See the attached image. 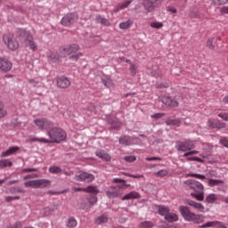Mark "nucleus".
<instances>
[{"mask_svg": "<svg viewBox=\"0 0 228 228\" xmlns=\"http://www.w3.org/2000/svg\"><path fill=\"white\" fill-rule=\"evenodd\" d=\"M16 35L20 42H24L27 47H29L31 51H37V43L33 40V35L31 32L24 29V28H18L16 30Z\"/></svg>", "mask_w": 228, "mask_h": 228, "instance_id": "f257e3e1", "label": "nucleus"}, {"mask_svg": "<svg viewBox=\"0 0 228 228\" xmlns=\"http://www.w3.org/2000/svg\"><path fill=\"white\" fill-rule=\"evenodd\" d=\"M179 211L183 216V218L186 222H192L193 224H202L204 222V216L197 215L191 211H190V208L185 206H181L179 208Z\"/></svg>", "mask_w": 228, "mask_h": 228, "instance_id": "f03ea898", "label": "nucleus"}, {"mask_svg": "<svg viewBox=\"0 0 228 228\" xmlns=\"http://www.w3.org/2000/svg\"><path fill=\"white\" fill-rule=\"evenodd\" d=\"M46 134L52 143H60L61 142H65L67 139V133L61 127L53 126L52 129L48 130Z\"/></svg>", "mask_w": 228, "mask_h": 228, "instance_id": "7ed1b4c3", "label": "nucleus"}, {"mask_svg": "<svg viewBox=\"0 0 228 228\" xmlns=\"http://www.w3.org/2000/svg\"><path fill=\"white\" fill-rule=\"evenodd\" d=\"M77 51H79V45H76V44L66 45L62 49L63 54L69 56V60L71 61H77V60H79V58L83 56V53H77Z\"/></svg>", "mask_w": 228, "mask_h": 228, "instance_id": "20e7f679", "label": "nucleus"}, {"mask_svg": "<svg viewBox=\"0 0 228 228\" xmlns=\"http://www.w3.org/2000/svg\"><path fill=\"white\" fill-rule=\"evenodd\" d=\"M25 188H47L51 186V180L48 179H37L31 180L24 183Z\"/></svg>", "mask_w": 228, "mask_h": 228, "instance_id": "39448f33", "label": "nucleus"}, {"mask_svg": "<svg viewBox=\"0 0 228 228\" xmlns=\"http://www.w3.org/2000/svg\"><path fill=\"white\" fill-rule=\"evenodd\" d=\"M175 149L180 152H188V151H193L195 149V142L190 139L178 141L176 142Z\"/></svg>", "mask_w": 228, "mask_h": 228, "instance_id": "423d86ee", "label": "nucleus"}, {"mask_svg": "<svg viewBox=\"0 0 228 228\" xmlns=\"http://www.w3.org/2000/svg\"><path fill=\"white\" fill-rule=\"evenodd\" d=\"M34 124L43 131H51V129L54 127V123H53V121L45 118H40L35 119Z\"/></svg>", "mask_w": 228, "mask_h": 228, "instance_id": "0eeeda50", "label": "nucleus"}, {"mask_svg": "<svg viewBox=\"0 0 228 228\" xmlns=\"http://www.w3.org/2000/svg\"><path fill=\"white\" fill-rule=\"evenodd\" d=\"M3 41L10 51H17L19 49V42L11 34H4L3 36Z\"/></svg>", "mask_w": 228, "mask_h": 228, "instance_id": "6e6552de", "label": "nucleus"}, {"mask_svg": "<svg viewBox=\"0 0 228 228\" xmlns=\"http://www.w3.org/2000/svg\"><path fill=\"white\" fill-rule=\"evenodd\" d=\"M106 195L109 199H118L124 195V189L120 185L110 186L106 191Z\"/></svg>", "mask_w": 228, "mask_h": 228, "instance_id": "1a4fd4ad", "label": "nucleus"}, {"mask_svg": "<svg viewBox=\"0 0 228 228\" xmlns=\"http://www.w3.org/2000/svg\"><path fill=\"white\" fill-rule=\"evenodd\" d=\"M162 1L165 0H142V4L146 12H154L161 4Z\"/></svg>", "mask_w": 228, "mask_h": 228, "instance_id": "9d476101", "label": "nucleus"}, {"mask_svg": "<svg viewBox=\"0 0 228 228\" xmlns=\"http://www.w3.org/2000/svg\"><path fill=\"white\" fill-rule=\"evenodd\" d=\"M184 184L189 188V190H192L195 193L199 191H204V185L200 183V182L191 179L184 182Z\"/></svg>", "mask_w": 228, "mask_h": 228, "instance_id": "9b49d317", "label": "nucleus"}, {"mask_svg": "<svg viewBox=\"0 0 228 228\" xmlns=\"http://www.w3.org/2000/svg\"><path fill=\"white\" fill-rule=\"evenodd\" d=\"M75 181H80L81 183H93L95 181V176L90 173L83 172L74 176Z\"/></svg>", "mask_w": 228, "mask_h": 228, "instance_id": "f8f14e48", "label": "nucleus"}, {"mask_svg": "<svg viewBox=\"0 0 228 228\" xmlns=\"http://www.w3.org/2000/svg\"><path fill=\"white\" fill-rule=\"evenodd\" d=\"M78 16L77 13L72 12L66 14L62 19H61V24L62 26H72L75 22L77 21Z\"/></svg>", "mask_w": 228, "mask_h": 228, "instance_id": "ddd939ff", "label": "nucleus"}, {"mask_svg": "<svg viewBox=\"0 0 228 228\" xmlns=\"http://www.w3.org/2000/svg\"><path fill=\"white\" fill-rule=\"evenodd\" d=\"M207 126L210 129H225V123H222L220 120L216 119H208Z\"/></svg>", "mask_w": 228, "mask_h": 228, "instance_id": "4468645a", "label": "nucleus"}, {"mask_svg": "<svg viewBox=\"0 0 228 228\" xmlns=\"http://www.w3.org/2000/svg\"><path fill=\"white\" fill-rule=\"evenodd\" d=\"M12 67L13 64L10 60L0 58V70H3L4 72H10Z\"/></svg>", "mask_w": 228, "mask_h": 228, "instance_id": "2eb2a0df", "label": "nucleus"}, {"mask_svg": "<svg viewBox=\"0 0 228 228\" xmlns=\"http://www.w3.org/2000/svg\"><path fill=\"white\" fill-rule=\"evenodd\" d=\"M56 81L58 88H69L70 86V79L65 76L58 77Z\"/></svg>", "mask_w": 228, "mask_h": 228, "instance_id": "dca6fc26", "label": "nucleus"}, {"mask_svg": "<svg viewBox=\"0 0 228 228\" xmlns=\"http://www.w3.org/2000/svg\"><path fill=\"white\" fill-rule=\"evenodd\" d=\"M161 101L163 104H165L168 108H177V106H179V102L170 96H164L162 97Z\"/></svg>", "mask_w": 228, "mask_h": 228, "instance_id": "f3484780", "label": "nucleus"}, {"mask_svg": "<svg viewBox=\"0 0 228 228\" xmlns=\"http://www.w3.org/2000/svg\"><path fill=\"white\" fill-rule=\"evenodd\" d=\"M75 191H85L86 193H93V195H97V193H99L97 187L94 185H89L86 188L77 187L75 188Z\"/></svg>", "mask_w": 228, "mask_h": 228, "instance_id": "a211bd4d", "label": "nucleus"}, {"mask_svg": "<svg viewBox=\"0 0 228 228\" xmlns=\"http://www.w3.org/2000/svg\"><path fill=\"white\" fill-rule=\"evenodd\" d=\"M184 204H187V206H191V208L198 209L199 211H204L205 209L204 205H202V203H197L191 200H185Z\"/></svg>", "mask_w": 228, "mask_h": 228, "instance_id": "6ab92c4d", "label": "nucleus"}, {"mask_svg": "<svg viewBox=\"0 0 228 228\" xmlns=\"http://www.w3.org/2000/svg\"><path fill=\"white\" fill-rule=\"evenodd\" d=\"M47 58L50 63H60V61H61V56L56 53L50 52L47 54Z\"/></svg>", "mask_w": 228, "mask_h": 228, "instance_id": "aec40b11", "label": "nucleus"}, {"mask_svg": "<svg viewBox=\"0 0 228 228\" xmlns=\"http://www.w3.org/2000/svg\"><path fill=\"white\" fill-rule=\"evenodd\" d=\"M20 151L19 146L10 147L7 151H3L0 155L1 158H8V156H12V154H15V152Z\"/></svg>", "mask_w": 228, "mask_h": 228, "instance_id": "412c9836", "label": "nucleus"}, {"mask_svg": "<svg viewBox=\"0 0 228 228\" xmlns=\"http://www.w3.org/2000/svg\"><path fill=\"white\" fill-rule=\"evenodd\" d=\"M95 156L100 158V159H103L104 161H111V156L106 153L103 150H98L95 151Z\"/></svg>", "mask_w": 228, "mask_h": 228, "instance_id": "4be33fe9", "label": "nucleus"}, {"mask_svg": "<svg viewBox=\"0 0 228 228\" xmlns=\"http://www.w3.org/2000/svg\"><path fill=\"white\" fill-rule=\"evenodd\" d=\"M109 123L111 125L110 129H120L122 127V122L116 117L110 118Z\"/></svg>", "mask_w": 228, "mask_h": 228, "instance_id": "5701e85b", "label": "nucleus"}, {"mask_svg": "<svg viewBox=\"0 0 228 228\" xmlns=\"http://www.w3.org/2000/svg\"><path fill=\"white\" fill-rule=\"evenodd\" d=\"M155 209H157L159 215H160V216H167V214L170 212V208H168L166 206L163 205H157L155 206Z\"/></svg>", "mask_w": 228, "mask_h": 228, "instance_id": "b1692460", "label": "nucleus"}, {"mask_svg": "<svg viewBox=\"0 0 228 228\" xmlns=\"http://www.w3.org/2000/svg\"><path fill=\"white\" fill-rule=\"evenodd\" d=\"M134 199H140V193L137 191H132L131 192L126 194L121 198V200H133Z\"/></svg>", "mask_w": 228, "mask_h": 228, "instance_id": "393cba45", "label": "nucleus"}, {"mask_svg": "<svg viewBox=\"0 0 228 228\" xmlns=\"http://www.w3.org/2000/svg\"><path fill=\"white\" fill-rule=\"evenodd\" d=\"M95 20L97 24H102V26H111L110 20L106 19L105 17L102 16L101 14L96 15Z\"/></svg>", "mask_w": 228, "mask_h": 228, "instance_id": "a878e982", "label": "nucleus"}, {"mask_svg": "<svg viewBox=\"0 0 228 228\" xmlns=\"http://www.w3.org/2000/svg\"><path fill=\"white\" fill-rule=\"evenodd\" d=\"M216 225H218V227L227 228L225 226H220V225H222V223L218 222V221L208 222V223L201 224L198 227L199 228H208V227H216Z\"/></svg>", "mask_w": 228, "mask_h": 228, "instance_id": "bb28decb", "label": "nucleus"}, {"mask_svg": "<svg viewBox=\"0 0 228 228\" xmlns=\"http://www.w3.org/2000/svg\"><path fill=\"white\" fill-rule=\"evenodd\" d=\"M131 136L129 135H123L119 138L120 145H125V147L131 145Z\"/></svg>", "mask_w": 228, "mask_h": 228, "instance_id": "cd10ccee", "label": "nucleus"}, {"mask_svg": "<svg viewBox=\"0 0 228 228\" xmlns=\"http://www.w3.org/2000/svg\"><path fill=\"white\" fill-rule=\"evenodd\" d=\"M66 227L68 228H76L77 227V220L74 216L68 218L66 222Z\"/></svg>", "mask_w": 228, "mask_h": 228, "instance_id": "c85d7f7f", "label": "nucleus"}, {"mask_svg": "<svg viewBox=\"0 0 228 228\" xmlns=\"http://www.w3.org/2000/svg\"><path fill=\"white\" fill-rule=\"evenodd\" d=\"M165 220L167 222H177V220H179V216H177V214L168 212L165 216Z\"/></svg>", "mask_w": 228, "mask_h": 228, "instance_id": "c756f323", "label": "nucleus"}, {"mask_svg": "<svg viewBox=\"0 0 228 228\" xmlns=\"http://www.w3.org/2000/svg\"><path fill=\"white\" fill-rule=\"evenodd\" d=\"M28 83L35 88H39V86H42V79L40 78L28 79Z\"/></svg>", "mask_w": 228, "mask_h": 228, "instance_id": "7c9ffc66", "label": "nucleus"}, {"mask_svg": "<svg viewBox=\"0 0 228 228\" xmlns=\"http://www.w3.org/2000/svg\"><path fill=\"white\" fill-rule=\"evenodd\" d=\"M191 197L193 199H196V200H199L200 202H202L204 200V191H198V194L195 192L191 193Z\"/></svg>", "mask_w": 228, "mask_h": 228, "instance_id": "2f4dec72", "label": "nucleus"}, {"mask_svg": "<svg viewBox=\"0 0 228 228\" xmlns=\"http://www.w3.org/2000/svg\"><path fill=\"white\" fill-rule=\"evenodd\" d=\"M87 202H89V208H92V206L97 204V196L95 195H88L86 197Z\"/></svg>", "mask_w": 228, "mask_h": 228, "instance_id": "473e14b6", "label": "nucleus"}, {"mask_svg": "<svg viewBox=\"0 0 228 228\" xmlns=\"http://www.w3.org/2000/svg\"><path fill=\"white\" fill-rule=\"evenodd\" d=\"M50 174H63V169L58 166H52L49 167Z\"/></svg>", "mask_w": 228, "mask_h": 228, "instance_id": "72a5a7b5", "label": "nucleus"}, {"mask_svg": "<svg viewBox=\"0 0 228 228\" xmlns=\"http://www.w3.org/2000/svg\"><path fill=\"white\" fill-rule=\"evenodd\" d=\"M131 26H133V21H131L129 20L119 23L120 29H129V28H131Z\"/></svg>", "mask_w": 228, "mask_h": 228, "instance_id": "f704fd0d", "label": "nucleus"}, {"mask_svg": "<svg viewBox=\"0 0 228 228\" xmlns=\"http://www.w3.org/2000/svg\"><path fill=\"white\" fill-rule=\"evenodd\" d=\"M140 228H152L154 227V223L151 221H143L139 224Z\"/></svg>", "mask_w": 228, "mask_h": 228, "instance_id": "c9c22d12", "label": "nucleus"}, {"mask_svg": "<svg viewBox=\"0 0 228 228\" xmlns=\"http://www.w3.org/2000/svg\"><path fill=\"white\" fill-rule=\"evenodd\" d=\"M13 162L10 161L8 159H2L0 160V167L1 168H6V167H12Z\"/></svg>", "mask_w": 228, "mask_h": 228, "instance_id": "e433bc0d", "label": "nucleus"}, {"mask_svg": "<svg viewBox=\"0 0 228 228\" xmlns=\"http://www.w3.org/2000/svg\"><path fill=\"white\" fill-rule=\"evenodd\" d=\"M95 222L98 224H106V222H108V216L102 215L95 219Z\"/></svg>", "mask_w": 228, "mask_h": 228, "instance_id": "4c0bfd02", "label": "nucleus"}, {"mask_svg": "<svg viewBox=\"0 0 228 228\" xmlns=\"http://www.w3.org/2000/svg\"><path fill=\"white\" fill-rule=\"evenodd\" d=\"M102 83L104 86H107V88L113 86V80H111V78H102Z\"/></svg>", "mask_w": 228, "mask_h": 228, "instance_id": "58836bf2", "label": "nucleus"}, {"mask_svg": "<svg viewBox=\"0 0 228 228\" xmlns=\"http://www.w3.org/2000/svg\"><path fill=\"white\" fill-rule=\"evenodd\" d=\"M215 200H216V194H215V193H211V194L208 195L206 198V202H208V204H213V202H215Z\"/></svg>", "mask_w": 228, "mask_h": 228, "instance_id": "ea45409f", "label": "nucleus"}, {"mask_svg": "<svg viewBox=\"0 0 228 228\" xmlns=\"http://www.w3.org/2000/svg\"><path fill=\"white\" fill-rule=\"evenodd\" d=\"M33 142H39V143H53V142H51V139H45L44 137L38 138V137H35L33 139Z\"/></svg>", "mask_w": 228, "mask_h": 228, "instance_id": "a19ab883", "label": "nucleus"}, {"mask_svg": "<svg viewBox=\"0 0 228 228\" xmlns=\"http://www.w3.org/2000/svg\"><path fill=\"white\" fill-rule=\"evenodd\" d=\"M6 110H4V104L0 101V118H4V116L7 115Z\"/></svg>", "mask_w": 228, "mask_h": 228, "instance_id": "79ce46f5", "label": "nucleus"}, {"mask_svg": "<svg viewBox=\"0 0 228 228\" xmlns=\"http://www.w3.org/2000/svg\"><path fill=\"white\" fill-rule=\"evenodd\" d=\"M166 124L167 126H177V124H179V120L177 119H172L170 118H168L167 120H166Z\"/></svg>", "mask_w": 228, "mask_h": 228, "instance_id": "37998d69", "label": "nucleus"}, {"mask_svg": "<svg viewBox=\"0 0 228 228\" xmlns=\"http://www.w3.org/2000/svg\"><path fill=\"white\" fill-rule=\"evenodd\" d=\"M20 196H6L4 198L5 202H12V200H20Z\"/></svg>", "mask_w": 228, "mask_h": 228, "instance_id": "c03bdc74", "label": "nucleus"}, {"mask_svg": "<svg viewBox=\"0 0 228 228\" xmlns=\"http://www.w3.org/2000/svg\"><path fill=\"white\" fill-rule=\"evenodd\" d=\"M124 160L127 163H134V161H136V156H126L124 157Z\"/></svg>", "mask_w": 228, "mask_h": 228, "instance_id": "a18cd8bd", "label": "nucleus"}, {"mask_svg": "<svg viewBox=\"0 0 228 228\" xmlns=\"http://www.w3.org/2000/svg\"><path fill=\"white\" fill-rule=\"evenodd\" d=\"M168 175V171L167 169H162L156 173L157 177H165Z\"/></svg>", "mask_w": 228, "mask_h": 228, "instance_id": "49530a36", "label": "nucleus"}, {"mask_svg": "<svg viewBox=\"0 0 228 228\" xmlns=\"http://www.w3.org/2000/svg\"><path fill=\"white\" fill-rule=\"evenodd\" d=\"M188 177H195L196 179H201V180L206 179V175H200V174H190L188 175Z\"/></svg>", "mask_w": 228, "mask_h": 228, "instance_id": "de8ad7c7", "label": "nucleus"}, {"mask_svg": "<svg viewBox=\"0 0 228 228\" xmlns=\"http://www.w3.org/2000/svg\"><path fill=\"white\" fill-rule=\"evenodd\" d=\"M151 27L155 28V29H159L160 28H163V23H161V22H151Z\"/></svg>", "mask_w": 228, "mask_h": 228, "instance_id": "09e8293b", "label": "nucleus"}, {"mask_svg": "<svg viewBox=\"0 0 228 228\" xmlns=\"http://www.w3.org/2000/svg\"><path fill=\"white\" fill-rule=\"evenodd\" d=\"M136 65L130 63V72L132 74V76H135L136 75Z\"/></svg>", "mask_w": 228, "mask_h": 228, "instance_id": "8fccbe9b", "label": "nucleus"}, {"mask_svg": "<svg viewBox=\"0 0 228 228\" xmlns=\"http://www.w3.org/2000/svg\"><path fill=\"white\" fill-rule=\"evenodd\" d=\"M162 117H165V113H155L151 116V118H155L156 120H159V118H162Z\"/></svg>", "mask_w": 228, "mask_h": 228, "instance_id": "3c124183", "label": "nucleus"}, {"mask_svg": "<svg viewBox=\"0 0 228 228\" xmlns=\"http://www.w3.org/2000/svg\"><path fill=\"white\" fill-rule=\"evenodd\" d=\"M207 47H208V49H215V45H213V38H209L207 41Z\"/></svg>", "mask_w": 228, "mask_h": 228, "instance_id": "603ef678", "label": "nucleus"}, {"mask_svg": "<svg viewBox=\"0 0 228 228\" xmlns=\"http://www.w3.org/2000/svg\"><path fill=\"white\" fill-rule=\"evenodd\" d=\"M21 172L23 174H26L28 172H38V168H23L21 169Z\"/></svg>", "mask_w": 228, "mask_h": 228, "instance_id": "864d4df0", "label": "nucleus"}, {"mask_svg": "<svg viewBox=\"0 0 228 228\" xmlns=\"http://www.w3.org/2000/svg\"><path fill=\"white\" fill-rule=\"evenodd\" d=\"M162 158L159 157H151V158H146V161H162Z\"/></svg>", "mask_w": 228, "mask_h": 228, "instance_id": "5fc2aeb1", "label": "nucleus"}, {"mask_svg": "<svg viewBox=\"0 0 228 228\" xmlns=\"http://www.w3.org/2000/svg\"><path fill=\"white\" fill-rule=\"evenodd\" d=\"M219 118H222L225 122H228V114L227 113H220L218 114Z\"/></svg>", "mask_w": 228, "mask_h": 228, "instance_id": "6e6d98bb", "label": "nucleus"}, {"mask_svg": "<svg viewBox=\"0 0 228 228\" xmlns=\"http://www.w3.org/2000/svg\"><path fill=\"white\" fill-rule=\"evenodd\" d=\"M129 4H131V0H128L125 3H123L119 6H121V10H125V8H127V6H129Z\"/></svg>", "mask_w": 228, "mask_h": 228, "instance_id": "4d7b16f0", "label": "nucleus"}, {"mask_svg": "<svg viewBox=\"0 0 228 228\" xmlns=\"http://www.w3.org/2000/svg\"><path fill=\"white\" fill-rule=\"evenodd\" d=\"M220 143L221 145H224V147H226V149H228V140L224 138L220 140Z\"/></svg>", "mask_w": 228, "mask_h": 228, "instance_id": "13d9d810", "label": "nucleus"}, {"mask_svg": "<svg viewBox=\"0 0 228 228\" xmlns=\"http://www.w3.org/2000/svg\"><path fill=\"white\" fill-rule=\"evenodd\" d=\"M113 183H126V180L121 179V178H114L113 179Z\"/></svg>", "mask_w": 228, "mask_h": 228, "instance_id": "bf43d9fd", "label": "nucleus"}, {"mask_svg": "<svg viewBox=\"0 0 228 228\" xmlns=\"http://www.w3.org/2000/svg\"><path fill=\"white\" fill-rule=\"evenodd\" d=\"M151 74L154 77H161V76H162L161 71H159V70L153 71Z\"/></svg>", "mask_w": 228, "mask_h": 228, "instance_id": "052dcab7", "label": "nucleus"}, {"mask_svg": "<svg viewBox=\"0 0 228 228\" xmlns=\"http://www.w3.org/2000/svg\"><path fill=\"white\" fill-rule=\"evenodd\" d=\"M7 228H20V223H15L14 224L7 226Z\"/></svg>", "mask_w": 228, "mask_h": 228, "instance_id": "680f3d73", "label": "nucleus"}, {"mask_svg": "<svg viewBox=\"0 0 228 228\" xmlns=\"http://www.w3.org/2000/svg\"><path fill=\"white\" fill-rule=\"evenodd\" d=\"M221 13H228V6H223L220 9Z\"/></svg>", "mask_w": 228, "mask_h": 228, "instance_id": "e2e57ef3", "label": "nucleus"}, {"mask_svg": "<svg viewBox=\"0 0 228 228\" xmlns=\"http://www.w3.org/2000/svg\"><path fill=\"white\" fill-rule=\"evenodd\" d=\"M62 174H64V175H68V176H70V175H74V171H62Z\"/></svg>", "mask_w": 228, "mask_h": 228, "instance_id": "0e129e2a", "label": "nucleus"}, {"mask_svg": "<svg viewBox=\"0 0 228 228\" xmlns=\"http://www.w3.org/2000/svg\"><path fill=\"white\" fill-rule=\"evenodd\" d=\"M17 183H19V180L9 181L7 182V186H12V184H17Z\"/></svg>", "mask_w": 228, "mask_h": 228, "instance_id": "69168bd1", "label": "nucleus"}, {"mask_svg": "<svg viewBox=\"0 0 228 228\" xmlns=\"http://www.w3.org/2000/svg\"><path fill=\"white\" fill-rule=\"evenodd\" d=\"M217 4H227L228 0H216Z\"/></svg>", "mask_w": 228, "mask_h": 228, "instance_id": "338daca9", "label": "nucleus"}, {"mask_svg": "<svg viewBox=\"0 0 228 228\" xmlns=\"http://www.w3.org/2000/svg\"><path fill=\"white\" fill-rule=\"evenodd\" d=\"M9 191H10V193H17V188H15V187H11L10 189H9Z\"/></svg>", "mask_w": 228, "mask_h": 228, "instance_id": "774afa93", "label": "nucleus"}]
</instances>
